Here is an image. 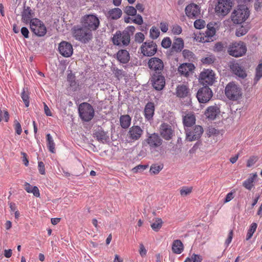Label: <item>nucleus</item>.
<instances>
[{
  "mask_svg": "<svg viewBox=\"0 0 262 262\" xmlns=\"http://www.w3.org/2000/svg\"><path fill=\"white\" fill-rule=\"evenodd\" d=\"M135 27L133 26H129L126 27L122 32L117 31L112 38V41L115 45L122 46L126 47L128 46L130 41V37L135 31Z\"/></svg>",
  "mask_w": 262,
  "mask_h": 262,
  "instance_id": "obj_1",
  "label": "nucleus"
},
{
  "mask_svg": "<svg viewBox=\"0 0 262 262\" xmlns=\"http://www.w3.org/2000/svg\"><path fill=\"white\" fill-rule=\"evenodd\" d=\"M225 93L226 97L230 100L238 101L243 96V91L241 86L232 82H229L225 87Z\"/></svg>",
  "mask_w": 262,
  "mask_h": 262,
  "instance_id": "obj_2",
  "label": "nucleus"
},
{
  "mask_svg": "<svg viewBox=\"0 0 262 262\" xmlns=\"http://www.w3.org/2000/svg\"><path fill=\"white\" fill-rule=\"evenodd\" d=\"M73 33L74 38L83 43L89 42L93 38L92 32L82 25L81 27H74Z\"/></svg>",
  "mask_w": 262,
  "mask_h": 262,
  "instance_id": "obj_3",
  "label": "nucleus"
},
{
  "mask_svg": "<svg viewBox=\"0 0 262 262\" xmlns=\"http://www.w3.org/2000/svg\"><path fill=\"white\" fill-rule=\"evenodd\" d=\"M249 10L245 5H239L231 14V19L234 24H241L245 21L249 17Z\"/></svg>",
  "mask_w": 262,
  "mask_h": 262,
  "instance_id": "obj_4",
  "label": "nucleus"
},
{
  "mask_svg": "<svg viewBox=\"0 0 262 262\" xmlns=\"http://www.w3.org/2000/svg\"><path fill=\"white\" fill-rule=\"evenodd\" d=\"M78 112L81 120L85 122L91 121L94 117L95 113L92 106L87 102H83L79 105Z\"/></svg>",
  "mask_w": 262,
  "mask_h": 262,
  "instance_id": "obj_5",
  "label": "nucleus"
},
{
  "mask_svg": "<svg viewBox=\"0 0 262 262\" xmlns=\"http://www.w3.org/2000/svg\"><path fill=\"white\" fill-rule=\"evenodd\" d=\"M81 25L93 32L99 28L100 20L95 15H85L82 18Z\"/></svg>",
  "mask_w": 262,
  "mask_h": 262,
  "instance_id": "obj_6",
  "label": "nucleus"
},
{
  "mask_svg": "<svg viewBox=\"0 0 262 262\" xmlns=\"http://www.w3.org/2000/svg\"><path fill=\"white\" fill-rule=\"evenodd\" d=\"M145 141L149 145L151 153L154 152L156 148L160 147L163 142L160 136L156 133L148 134Z\"/></svg>",
  "mask_w": 262,
  "mask_h": 262,
  "instance_id": "obj_7",
  "label": "nucleus"
},
{
  "mask_svg": "<svg viewBox=\"0 0 262 262\" xmlns=\"http://www.w3.org/2000/svg\"><path fill=\"white\" fill-rule=\"evenodd\" d=\"M30 27L31 31L37 36H43L47 33L46 27L43 22L38 18H33Z\"/></svg>",
  "mask_w": 262,
  "mask_h": 262,
  "instance_id": "obj_8",
  "label": "nucleus"
},
{
  "mask_svg": "<svg viewBox=\"0 0 262 262\" xmlns=\"http://www.w3.org/2000/svg\"><path fill=\"white\" fill-rule=\"evenodd\" d=\"M246 46L242 41L233 43L228 49L229 54L235 57L243 56L246 53Z\"/></svg>",
  "mask_w": 262,
  "mask_h": 262,
  "instance_id": "obj_9",
  "label": "nucleus"
},
{
  "mask_svg": "<svg viewBox=\"0 0 262 262\" xmlns=\"http://www.w3.org/2000/svg\"><path fill=\"white\" fill-rule=\"evenodd\" d=\"M232 3L230 0H218L215 11L219 16H225L230 11Z\"/></svg>",
  "mask_w": 262,
  "mask_h": 262,
  "instance_id": "obj_10",
  "label": "nucleus"
},
{
  "mask_svg": "<svg viewBox=\"0 0 262 262\" xmlns=\"http://www.w3.org/2000/svg\"><path fill=\"white\" fill-rule=\"evenodd\" d=\"M147 63L152 74L162 73L164 69V63L162 59L158 57H151Z\"/></svg>",
  "mask_w": 262,
  "mask_h": 262,
  "instance_id": "obj_11",
  "label": "nucleus"
},
{
  "mask_svg": "<svg viewBox=\"0 0 262 262\" xmlns=\"http://www.w3.org/2000/svg\"><path fill=\"white\" fill-rule=\"evenodd\" d=\"M203 132V127L200 125H195L192 129L191 127L186 128V139L189 141L198 140L201 137Z\"/></svg>",
  "mask_w": 262,
  "mask_h": 262,
  "instance_id": "obj_12",
  "label": "nucleus"
},
{
  "mask_svg": "<svg viewBox=\"0 0 262 262\" xmlns=\"http://www.w3.org/2000/svg\"><path fill=\"white\" fill-rule=\"evenodd\" d=\"M213 94L211 90L208 86H204L199 90L196 97L200 103H206L208 102Z\"/></svg>",
  "mask_w": 262,
  "mask_h": 262,
  "instance_id": "obj_13",
  "label": "nucleus"
},
{
  "mask_svg": "<svg viewBox=\"0 0 262 262\" xmlns=\"http://www.w3.org/2000/svg\"><path fill=\"white\" fill-rule=\"evenodd\" d=\"M143 130L138 125H133L129 128L127 134L129 142H133L138 140L142 136Z\"/></svg>",
  "mask_w": 262,
  "mask_h": 262,
  "instance_id": "obj_14",
  "label": "nucleus"
},
{
  "mask_svg": "<svg viewBox=\"0 0 262 262\" xmlns=\"http://www.w3.org/2000/svg\"><path fill=\"white\" fill-rule=\"evenodd\" d=\"M199 79L204 85H212L215 81L214 73L211 70H205L201 73Z\"/></svg>",
  "mask_w": 262,
  "mask_h": 262,
  "instance_id": "obj_15",
  "label": "nucleus"
},
{
  "mask_svg": "<svg viewBox=\"0 0 262 262\" xmlns=\"http://www.w3.org/2000/svg\"><path fill=\"white\" fill-rule=\"evenodd\" d=\"M151 82L154 88L157 90H162L165 84V79L162 73L152 74Z\"/></svg>",
  "mask_w": 262,
  "mask_h": 262,
  "instance_id": "obj_16",
  "label": "nucleus"
},
{
  "mask_svg": "<svg viewBox=\"0 0 262 262\" xmlns=\"http://www.w3.org/2000/svg\"><path fill=\"white\" fill-rule=\"evenodd\" d=\"M160 136L165 140H170L174 135V130L172 126L167 123H162L159 127Z\"/></svg>",
  "mask_w": 262,
  "mask_h": 262,
  "instance_id": "obj_17",
  "label": "nucleus"
},
{
  "mask_svg": "<svg viewBox=\"0 0 262 262\" xmlns=\"http://www.w3.org/2000/svg\"><path fill=\"white\" fill-rule=\"evenodd\" d=\"M141 53L146 56H151L157 51V45L153 41L144 42L141 47Z\"/></svg>",
  "mask_w": 262,
  "mask_h": 262,
  "instance_id": "obj_18",
  "label": "nucleus"
},
{
  "mask_svg": "<svg viewBox=\"0 0 262 262\" xmlns=\"http://www.w3.org/2000/svg\"><path fill=\"white\" fill-rule=\"evenodd\" d=\"M59 53L64 57H70L73 53V46L71 43L62 41L58 45Z\"/></svg>",
  "mask_w": 262,
  "mask_h": 262,
  "instance_id": "obj_19",
  "label": "nucleus"
},
{
  "mask_svg": "<svg viewBox=\"0 0 262 262\" xmlns=\"http://www.w3.org/2000/svg\"><path fill=\"white\" fill-rule=\"evenodd\" d=\"M185 13L190 18H196L200 14V8L196 4L191 3L185 8Z\"/></svg>",
  "mask_w": 262,
  "mask_h": 262,
  "instance_id": "obj_20",
  "label": "nucleus"
},
{
  "mask_svg": "<svg viewBox=\"0 0 262 262\" xmlns=\"http://www.w3.org/2000/svg\"><path fill=\"white\" fill-rule=\"evenodd\" d=\"M230 68L232 72L239 78L244 79L247 76L245 69L237 62H231Z\"/></svg>",
  "mask_w": 262,
  "mask_h": 262,
  "instance_id": "obj_21",
  "label": "nucleus"
},
{
  "mask_svg": "<svg viewBox=\"0 0 262 262\" xmlns=\"http://www.w3.org/2000/svg\"><path fill=\"white\" fill-rule=\"evenodd\" d=\"M194 69L192 63H183L178 68V72L181 75L188 77L190 72Z\"/></svg>",
  "mask_w": 262,
  "mask_h": 262,
  "instance_id": "obj_22",
  "label": "nucleus"
},
{
  "mask_svg": "<svg viewBox=\"0 0 262 262\" xmlns=\"http://www.w3.org/2000/svg\"><path fill=\"white\" fill-rule=\"evenodd\" d=\"M21 20L24 23L26 24L30 23L33 19L34 16V12L29 7L24 6V10L21 13Z\"/></svg>",
  "mask_w": 262,
  "mask_h": 262,
  "instance_id": "obj_23",
  "label": "nucleus"
},
{
  "mask_svg": "<svg viewBox=\"0 0 262 262\" xmlns=\"http://www.w3.org/2000/svg\"><path fill=\"white\" fill-rule=\"evenodd\" d=\"M220 113V108L215 105L208 107L205 112V115L207 118L214 120Z\"/></svg>",
  "mask_w": 262,
  "mask_h": 262,
  "instance_id": "obj_24",
  "label": "nucleus"
},
{
  "mask_svg": "<svg viewBox=\"0 0 262 262\" xmlns=\"http://www.w3.org/2000/svg\"><path fill=\"white\" fill-rule=\"evenodd\" d=\"M183 123L186 128H190L195 123V117L194 114L188 113L186 114L183 117Z\"/></svg>",
  "mask_w": 262,
  "mask_h": 262,
  "instance_id": "obj_25",
  "label": "nucleus"
},
{
  "mask_svg": "<svg viewBox=\"0 0 262 262\" xmlns=\"http://www.w3.org/2000/svg\"><path fill=\"white\" fill-rule=\"evenodd\" d=\"M184 47V41L181 38H176L173 40L171 48V52H180Z\"/></svg>",
  "mask_w": 262,
  "mask_h": 262,
  "instance_id": "obj_26",
  "label": "nucleus"
},
{
  "mask_svg": "<svg viewBox=\"0 0 262 262\" xmlns=\"http://www.w3.org/2000/svg\"><path fill=\"white\" fill-rule=\"evenodd\" d=\"M94 136L96 138L98 141L103 143L108 141L109 140L107 133L102 130V128L96 130L94 133Z\"/></svg>",
  "mask_w": 262,
  "mask_h": 262,
  "instance_id": "obj_27",
  "label": "nucleus"
},
{
  "mask_svg": "<svg viewBox=\"0 0 262 262\" xmlns=\"http://www.w3.org/2000/svg\"><path fill=\"white\" fill-rule=\"evenodd\" d=\"M176 94L180 98L186 97L189 95V89L186 85H179L176 89Z\"/></svg>",
  "mask_w": 262,
  "mask_h": 262,
  "instance_id": "obj_28",
  "label": "nucleus"
},
{
  "mask_svg": "<svg viewBox=\"0 0 262 262\" xmlns=\"http://www.w3.org/2000/svg\"><path fill=\"white\" fill-rule=\"evenodd\" d=\"M155 112V105L152 102H148L144 108V116L146 119L149 120L152 118Z\"/></svg>",
  "mask_w": 262,
  "mask_h": 262,
  "instance_id": "obj_29",
  "label": "nucleus"
},
{
  "mask_svg": "<svg viewBox=\"0 0 262 262\" xmlns=\"http://www.w3.org/2000/svg\"><path fill=\"white\" fill-rule=\"evenodd\" d=\"M117 59L122 63H127L130 59L128 52L126 50H120L117 54Z\"/></svg>",
  "mask_w": 262,
  "mask_h": 262,
  "instance_id": "obj_30",
  "label": "nucleus"
},
{
  "mask_svg": "<svg viewBox=\"0 0 262 262\" xmlns=\"http://www.w3.org/2000/svg\"><path fill=\"white\" fill-rule=\"evenodd\" d=\"M257 176L256 173L250 174L249 177L243 183V186L246 189L251 190L254 186V182Z\"/></svg>",
  "mask_w": 262,
  "mask_h": 262,
  "instance_id": "obj_31",
  "label": "nucleus"
},
{
  "mask_svg": "<svg viewBox=\"0 0 262 262\" xmlns=\"http://www.w3.org/2000/svg\"><path fill=\"white\" fill-rule=\"evenodd\" d=\"M215 29L214 28L207 29L204 36L201 37L203 42H210L213 40L214 35L215 34Z\"/></svg>",
  "mask_w": 262,
  "mask_h": 262,
  "instance_id": "obj_32",
  "label": "nucleus"
},
{
  "mask_svg": "<svg viewBox=\"0 0 262 262\" xmlns=\"http://www.w3.org/2000/svg\"><path fill=\"white\" fill-rule=\"evenodd\" d=\"M184 250L183 244L179 239L174 240L172 244V251L174 253L180 254Z\"/></svg>",
  "mask_w": 262,
  "mask_h": 262,
  "instance_id": "obj_33",
  "label": "nucleus"
},
{
  "mask_svg": "<svg viewBox=\"0 0 262 262\" xmlns=\"http://www.w3.org/2000/svg\"><path fill=\"white\" fill-rule=\"evenodd\" d=\"M24 189L28 193H32L36 197L40 196L39 190L37 186H32L29 183L25 182Z\"/></svg>",
  "mask_w": 262,
  "mask_h": 262,
  "instance_id": "obj_34",
  "label": "nucleus"
},
{
  "mask_svg": "<svg viewBox=\"0 0 262 262\" xmlns=\"http://www.w3.org/2000/svg\"><path fill=\"white\" fill-rule=\"evenodd\" d=\"M131 120V117L128 115L121 116L120 118L121 126L124 129L127 128L130 125Z\"/></svg>",
  "mask_w": 262,
  "mask_h": 262,
  "instance_id": "obj_35",
  "label": "nucleus"
},
{
  "mask_svg": "<svg viewBox=\"0 0 262 262\" xmlns=\"http://www.w3.org/2000/svg\"><path fill=\"white\" fill-rule=\"evenodd\" d=\"M122 12L119 8H114L108 11V17L112 19H117L122 15Z\"/></svg>",
  "mask_w": 262,
  "mask_h": 262,
  "instance_id": "obj_36",
  "label": "nucleus"
},
{
  "mask_svg": "<svg viewBox=\"0 0 262 262\" xmlns=\"http://www.w3.org/2000/svg\"><path fill=\"white\" fill-rule=\"evenodd\" d=\"M47 140V146L49 150L52 152L54 153L55 152V143L51 135L50 134H48L46 136Z\"/></svg>",
  "mask_w": 262,
  "mask_h": 262,
  "instance_id": "obj_37",
  "label": "nucleus"
},
{
  "mask_svg": "<svg viewBox=\"0 0 262 262\" xmlns=\"http://www.w3.org/2000/svg\"><path fill=\"white\" fill-rule=\"evenodd\" d=\"M262 77V63L258 64L256 68L255 76L254 78V84H256Z\"/></svg>",
  "mask_w": 262,
  "mask_h": 262,
  "instance_id": "obj_38",
  "label": "nucleus"
},
{
  "mask_svg": "<svg viewBox=\"0 0 262 262\" xmlns=\"http://www.w3.org/2000/svg\"><path fill=\"white\" fill-rule=\"evenodd\" d=\"M163 223V222L161 219L156 218L155 221L152 223L150 226L154 231L157 232L162 227Z\"/></svg>",
  "mask_w": 262,
  "mask_h": 262,
  "instance_id": "obj_39",
  "label": "nucleus"
},
{
  "mask_svg": "<svg viewBox=\"0 0 262 262\" xmlns=\"http://www.w3.org/2000/svg\"><path fill=\"white\" fill-rule=\"evenodd\" d=\"M257 225L255 223H253L250 226L249 229L248 230L246 239L247 241L249 240L253 236V233L255 232Z\"/></svg>",
  "mask_w": 262,
  "mask_h": 262,
  "instance_id": "obj_40",
  "label": "nucleus"
},
{
  "mask_svg": "<svg viewBox=\"0 0 262 262\" xmlns=\"http://www.w3.org/2000/svg\"><path fill=\"white\" fill-rule=\"evenodd\" d=\"M21 97L25 103V106L28 107L30 104L29 93L28 91H26L25 89L23 90L21 93Z\"/></svg>",
  "mask_w": 262,
  "mask_h": 262,
  "instance_id": "obj_41",
  "label": "nucleus"
},
{
  "mask_svg": "<svg viewBox=\"0 0 262 262\" xmlns=\"http://www.w3.org/2000/svg\"><path fill=\"white\" fill-rule=\"evenodd\" d=\"M160 33V31L157 27L152 26L150 29L149 36L152 39H156L159 36Z\"/></svg>",
  "mask_w": 262,
  "mask_h": 262,
  "instance_id": "obj_42",
  "label": "nucleus"
},
{
  "mask_svg": "<svg viewBox=\"0 0 262 262\" xmlns=\"http://www.w3.org/2000/svg\"><path fill=\"white\" fill-rule=\"evenodd\" d=\"M215 59V57L214 55H209L207 57L203 58L201 59V61L203 64L209 65L213 63Z\"/></svg>",
  "mask_w": 262,
  "mask_h": 262,
  "instance_id": "obj_43",
  "label": "nucleus"
},
{
  "mask_svg": "<svg viewBox=\"0 0 262 262\" xmlns=\"http://www.w3.org/2000/svg\"><path fill=\"white\" fill-rule=\"evenodd\" d=\"M248 27L242 26L236 29L235 34L238 37L242 36L248 32Z\"/></svg>",
  "mask_w": 262,
  "mask_h": 262,
  "instance_id": "obj_44",
  "label": "nucleus"
},
{
  "mask_svg": "<svg viewBox=\"0 0 262 262\" xmlns=\"http://www.w3.org/2000/svg\"><path fill=\"white\" fill-rule=\"evenodd\" d=\"M163 168V166L157 164H152L150 168V172L151 174H158Z\"/></svg>",
  "mask_w": 262,
  "mask_h": 262,
  "instance_id": "obj_45",
  "label": "nucleus"
},
{
  "mask_svg": "<svg viewBox=\"0 0 262 262\" xmlns=\"http://www.w3.org/2000/svg\"><path fill=\"white\" fill-rule=\"evenodd\" d=\"M124 12L128 15L135 16L137 13V9L133 6H127L124 9Z\"/></svg>",
  "mask_w": 262,
  "mask_h": 262,
  "instance_id": "obj_46",
  "label": "nucleus"
},
{
  "mask_svg": "<svg viewBox=\"0 0 262 262\" xmlns=\"http://www.w3.org/2000/svg\"><path fill=\"white\" fill-rule=\"evenodd\" d=\"M161 46L165 49H167L172 46L171 39L169 37H164L161 42Z\"/></svg>",
  "mask_w": 262,
  "mask_h": 262,
  "instance_id": "obj_47",
  "label": "nucleus"
},
{
  "mask_svg": "<svg viewBox=\"0 0 262 262\" xmlns=\"http://www.w3.org/2000/svg\"><path fill=\"white\" fill-rule=\"evenodd\" d=\"M183 57L188 60H192L194 58V54L189 50L185 49L182 52Z\"/></svg>",
  "mask_w": 262,
  "mask_h": 262,
  "instance_id": "obj_48",
  "label": "nucleus"
},
{
  "mask_svg": "<svg viewBox=\"0 0 262 262\" xmlns=\"http://www.w3.org/2000/svg\"><path fill=\"white\" fill-rule=\"evenodd\" d=\"M205 25V21L201 19H196L194 22V27L197 29H201L204 28Z\"/></svg>",
  "mask_w": 262,
  "mask_h": 262,
  "instance_id": "obj_49",
  "label": "nucleus"
},
{
  "mask_svg": "<svg viewBox=\"0 0 262 262\" xmlns=\"http://www.w3.org/2000/svg\"><path fill=\"white\" fill-rule=\"evenodd\" d=\"M148 167L147 165H138L132 169L134 173L141 172L145 170Z\"/></svg>",
  "mask_w": 262,
  "mask_h": 262,
  "instance_id": "obj_50",
  "label": "nucleus"
},
{
  "mask_svg": "<svg viewBox=\"0 0 262 262\" xmlns=\"http://www.w3.org/2000/svg\"><path fill=\"white\" fill-rule=\"evenodd\" d=\"M113 73L118 79L121 78L124 75V71L122 70H120L118 68H114L113 70Z\"/></svg>",
  "mask_w": 262,
  "mask_h": 262,
  "instance_id": "obj_51",
  "label": "nucleus"
},
{
  "mask_svg": "<svg viewBox=\"0 0 262 262\" xmlns=\"http://www.w3.org/2000/svg\"><path fill=\"white\" fill-rule=\"evenodd\" d=\"M192 191L191 187H183L180 190V194L182 196H186L189 194Z\"/></svg>",
  "mask_w": 262,
  "mask_h": 262,
  "instance_id": "obj_52",
  "label": "nucleus"
},
{
  "mask_svg": "<svg viewBox=\"0 0 262 262\" xmlns=\"http://www.w3.org/2000/svg\"><path fill=\"white\" fill-rule=\"evenodd\" d=\"M136 16L135 18L132 19V21L138 25H141L143 23L142 16L140 14L136 15Z\"/></svg>",
  "mask_w": 262,
  "mask_h": 262,
  "instance_id": "obj_53",
  "label": "nucleus"
},
{
  "mask_svg": "<svg viewBox=\"0 0 262 262\" xmlns=\"http://www.w3.org/2000/svg\"><path fill=\"white\" fill-rule=\"evenodd\" d=\"M135 40L138 43H142L144 40V35L141 32L137 33L135 35Z\"/></svg>",
  "mask_w": 262,
  "mask_h": 262,
  "instance_id": "obj_54",
  "label": "nucleus"
},
{
  "mask_svg": "<svg viewBox=\"0 0 262 262\" xmlns=\"http://www.w3.org/2000/svg\"><path fill=\"white\" fill-rule=\"evenodd\" d=\"M182 31V28L180 26L175 25L172 26L171 31L173 34L179 35L181 33Z\"/></svg>",
  "mask_w": 262,
  "mask_h": 262,
  "instance_id": "obj_55",
  "label": "nucleus"
},
{
  "mask_svg": "<svg viewBox=\"0 0 262 262\" xmlns=\"http://www.w3.org/2000/svg\"><path fill=\"white\" fill-rule=\"evenodd\" d=\"M235 191L234 190L229 192L226 196V198L224 200V203H228L231 201L234 197V194L235 193Z\"/></svg>",
  "mask_w": 262,
  "mask_h": 262,
  "instance_id": "obj_56",
  "label": "nucleus"
},
{
  "mask_svg": "<svg viewBox=\"0 0 262 262\" xmlns=\"http://www.w3.org/2000/svg\"><path fill=\"white\" fill-rule=\"evenodd\" d=\"M257 158L256 157H251L247 161V166L250 167L252 166L257 161Z\"/></svg>",
  "mask_w": 262,
  "mask_h": 262,
  "instance_id": "obj_57",
  "label": "nucleus"
},
{
  "mask_svg": "<svg viewBox=\"0 0 262 262\" xmlns=\"http://www.w3.org/2000/svg\"><path fill=\"white\" fill-rule=\"evenodd\" d=\"M15 132L18 135H20L22 132V129L20 124L17 121H14Z\"/></svg>",
  "mask_w": 262,
  "mask_h": 262,
  "instance_id": "obj_58",
  "label": "nucleus"
},
{
  "mask_svg": "<svg viewBox=\"0 0 262 262\" xmlns=\"http://www.w3.org/2000/svg\"><path fill=\"white\" fill-rule=\"evenodd\" d=\"M190 259L193 262H202L203 260V258L200 255L195 254H193Z\"/></svg>",
  "mask_w": 262,
  "mask_h": 262,
  "instance_id": "obj_59",
  "label": "nucleus"
},
{
  "mask_svg": "<svg viewBox=\"0 0 262 262\" xmlns=\"http://www.w3.org/2000/svg\"><path fill=\"white\" fill-rule=\"evenodd\" d=\"M224 49V46L223 43L220 42L216 43L214 47V50L216 52H221Z\"/></svg>",
  "mask_w": 262,
  "mask_h": 262,
  "instance_id": "obj_60",
  "label": "nucleus"
},
{
  "mask_svg": "<svg viewBox=\"0 0 262 262\" xmlns=\"http://www.w3.org/2000/svg\"><path fill=\"white\" fill-rule=\"evenodd\" d=\"M38 168L39 173L41 174H45V168L44 163L40 161L38 162Z\"/></svg>",
  "mask_w": 262,
  "mask_h": 262,
  "instance_id": "obj_61",
  "label": "nucleus"
},
{
  "mask_svg": "<svg viewBox=\"0 0 262 262\" xmlns=\"http://www.w3.org/2000/svg\"><path fill=\"white\" fill-rule=\"evenodd\" d=\"M254 6L256 11H259L262 7V0H255Z\"/></svg>",
  "mask_w": 262,
  "mask_h": 262,
  "instance_id": "obj_62",
  "label": "nucleus"
},
{
  "mask_svg": "<svg viewBox=\"0 0 262 262\" xmlns=\"http://www.w3.org/2000/svg\"><path fill=\"white\" fill-rule=\"evenodd\" d=\"M160 29L162 32L165 33L168 30V25L167 23L165 22H161L160 23Z\"/></svg>",
  "mask_w": 262,
  "mask_h": 262,
  "instance_id": "obj_63",
  "label": "nucleus"
},
{
  "mask_svg": "<svg viewBox=\"0 0 262 262\" xmlns=\"http://www.w3.org/2000/svg\"><path fill=\"white\" fill-rule=\"evenodd\" d=\"M20 31L21 34L24 36L25 38H28L29 37V32L28 29L26 27H22L20 30Z\"/></svg>",
  "mask_w": 262,
  "mask_h": 262,
  "instance_id": "obj_64",
  "label": "nucleus"
}]
</instances>
